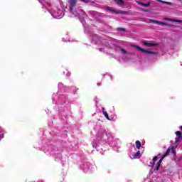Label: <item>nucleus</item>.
<instances>
[{"instance_id":"a211bd4d","label":"nucleus","mask_w":182,"mask_h":182,"mask_svg":"<svg viewBox=\"0 0 182 182\" xmlns=\"http://www.w3.org/2000/svg\"><path fill=\"white\" fill-rule=\"evenodd\" d=\"M137 4H138V5H141V6H145L146 8L150 6V3L144 4V3L138 1Z\"/></svg>"},{"instance_id":"f704fd0d","label":"nucleus","mask_w":182,"mask_h":182,"mask_svg":"<svg viewBox=\"0 0 182 182\" xmlns=\"http://www.w3.org/2000/svg\"><path fill=\"white\" fill-rule=\"evenodd\" d=\"M181 130H182V126H181Z\"/></svg>"},{"instance_id":"473e14b6","label":"nucleus","mask_w":182,"mask_h":182,"mask_svg":"<svg viewBox=\"0 0 182 182\" xmlns=\"http://www.w3.org/2000/svg\"><path fill=\"white\" fill-rule=\"evenodd\" d=\"M97 86H100V83H97Z\"/></svg>"},{"instance_id":"f257e3e1","label":"nucleus","mask_w":182,"mask_h":182,"mask_svg":"<svg viewBox=\"0 0 182 182\" xmlns=\"http://www.w3.org/2000/svg\"><path fill=\"white\" fill-rule=\"evenodd\" d=\"M118 141L119 139L114 138L110 131L100 129L97 133V138L93 140L92 144L97 151H100L101 154H103L105 146L108 145L111 146V147H117Z\"/></svg>"},{"instance_id":"f3484780","label":"nucleus","mask_w":182,"mask_h":182,"mask_svg":"<svg viewBox=\"0 0 182 182\" xmlns=\"http://www.w3.org/2000/svg\"><path fill=\"white\" fill-rule=\"evenodd\" d=\"M138 157H140V151H138L134 154H132L131 159H137Z\"/></svg>"},{"instance_id":"4be33fe9","label":"nucleus","mask_w":182,"mask_h":182,"mask_svg":"<svg viewBox=\"0 0 182 182\" xmlns=\"http://www.w3.org/2000/svg\"><path fill=\"white\" fill-rule=\"evenodd\" d=\"M64 75H66V76H70V72H69L68 70L63 72Z\"/></svg>"},{"instance_id":"39448f33","label":"nucleus","mask_w":182,"mask_h":182,"mask_svg":"<svg viewBox=\"0 0 182 182\" xmlns=\"http://www.w3.org/2000/svg\"><path fill=\"white\" fill-rule=\"evenodd\" d=\"M80 168L83 173H93L96 170V165L90 162H82L80 165Z\"/></svg>"},{"instance_id":"7ed1b4c3","label":"nucleus","mask_w":182,"mask_h":182,"mask_svg":"<svg viewBox=\"0 0 182 182\" xmlns=\"http://www.w3.org/2000/svg\"><path fill=\"white\" fill-rule=\"evenodd\" d=\"M63 92H66V87L62 83H58V96H53V103H60V105H65L66 103L67 97L63 94Z\"/></svg>"},{"instance_id":"dca6fc26","label":"nucleus","mask_w":182,"mask_h":182,"mask_svg":"<svg viewBox=\"0 0 182 182\" xmlns=\"http://www.w3.org/2000/svg\"><path fill=\"white\" fill-rule=\"evenodd\" d=\"M158 158L157 156L154 157L152 161L150 162V164L151 166V167H153V168H154V164H156V161H157Z\"/></svg>"},{"instance_id":"0eeeda50","label":"nucleus","mask_w":182,"mask_h":182,"mask_svg":"<svg viewBox=\"0 0 182 182\" xmlns=\"http://www.w3.org/2000/svg\"><path fill=\"white\" fill-rule=\"evenodd\" d=\"M102 47L99 48L100 52H106L107 53V50L109 48V41L107 40H102L101 41Z\"/></svg>"},{"instance_id":"6ab92c4d","label":"nucleus","mask_w":182,"mask_h":182,"mask_svg":"<svg viewBox=\"0 0 182 182\" xmlns=\"http://www.w3.org/2000/svg\"><path fill=\"white\" fill-rule=\"evenodd\" d=\"M107 10L112 11V12H115V14H124V11H117V10H112L111 8H107Z\"/></svg>"},{"instance_id":"b1692460","label":"nucleus","mask_w":182,"mask_h":182,"mask_svg":"<svg viewBox=\"0 0 182 182\" xmlns=\"http://www.w3.org/2000/svg\"><path fill=\"white\" fill-rule=\"evenodd\" d=\"M4 137V132L2 131H0V140H2Z\"/></svg>"},{"instance_id":"412c9836","label":"nucleus","mask_w":182,"mask_h":182,"mask_svg":"<svg viewBox=\"0 0 182 182\" xmlns=\"http://www.w3.org/2000/svg\"><path fill=\"white\" fill-rule=\"evenodd\" d=\"M158 2H161V4H166V5H173V3L168 2V1H165L163 0H156Z\"/></svg>"},{"instance_id":"f8f14e48","label":"nucleus","mask_w":182,"mask_h":182,"mask_svg":"<svg viewBox=\"0 0 182 182\" xmlns=\"http://www.w3.org/2000/svg\"><path fill=\"white\" fill-rule=\"evenodd\" d=\"M164 21H169L170 22H177L178 23H182V20H177V19H173V18H165Z\"/></svg>"},{"instance_id":"4468645a","label":"nucleus","mask_w":182,"mask_h":182,"mask_svg":"<svg viewBox=\"0 0 182 182\" xmlns=\"http://www.w3.org/2000/svg\"><path fill=\"white\" fill-rule=\"evenodd\" d=\"M102 113H103L105 117L107 120H110V118L109 117V114H107V112L105 111V107H102Z\"/></svg>"},{"instance_id":"72a5a7b5","label":"nucleus","mask_w":182,"mask_h":182,"mask_svg":"<svg viewBox=\"0 0 182 182\" xmlns=\"http://www.w3.org/2000/svg\"><path fill=\"white\" fill-rule=\"evenodd\" d=\"M172 152L174 153V149H172Z\"/></svg>"},{"instance_id":"7c9ffc66","label":"nucleus","mask_w":182,"mask_h":182,"mask_svg":"<svg viewBox=\"0 0 182 182\" xmlns=\"http://www.w3.org/2000/svg\"><path fill=\"white\" fill-rule=\"evenodd\" d=\"M77 89H75V90L74 91V93H75V92H77Z\"/></svg>"},{"instance_id":"2eb2a0df","label":"nucleus","mask_w":182,"mask_h":182,"mask_svg":"<svg viewBox=\"0 0 182 182\" xmlns=\"http://www.w3.org/2000/svg\"><path fill=\"white\" fill-rule=\"evenodd\" d=\"M114 2H117V5L119 6H124V2L123 0H113Z\"/></svg>"},{"instance_id":"423d86ee","label":"nucleus","mask_w":182,"mask_h":182,"mask_svg":"<svg viewBox=\"0 0 182 182\" xmlns=\"http://www.w3.org/2000/svg\"><path fill=\"white\" fill-rule=\"evenodd\" d=\"M132 46L138 49V50H140V52H142L143 53H147L148 55H157V53H159V51L157 50L151 51V50H146V49L141 48L139 46Z\"/></svg>"},{"instance_id":"aec40b11","label":"nucleus","mask_w":182,"mask_h":182,"mask_svg":"<svg viewBox=\"0 0 182 182\" xmlns=\"http://www.w3.org/2000/svg\"><path fill=\"white\" fill-rule=\"evenodd\" d=\"M135 144L136 149H138V150H140V148L141 147V142H140V141H136Z\"/></svg>"},{"instance_id":"20e7f679","label":"nucleus","mask_w":182,"mask_h":182,"mask_svg":"<svg viewBox=\"0 0 182 182\" xmlns=\"http://www.w3.org/2000/svg\"><path fill=\"white\" fill-rule=\"evenodd\" d=\"M45 1L46 0H38V2H40V4H42V8H46L48 12L51 14V16H53V18H54L55 19H61V18H63V16H65V12H63V10L59 9L56 7L50 9L48 4H43V2H45Z\"/></svg>"},{"instance_id":"c9c22d12","label":"nucleus","mask_w":182,"mask_h":182,"mask_svg":"<svg viewBox=\"0 0 182 182\" xmlns=\"http://www.w3.org/2000/svg\"><path fill=\"white\" fill-rule=\"evenodd\" d=\"M181 139H182V135H181Z\"/></svg>"},{"instance_id":"1a4fd4ad","label":"nucleus","mask_w":182,"mask_h":182,"mask_svg":"<svg viewBox=\"0 0 182 182\" xmlns=\"http://www.w3.org/2000/svg\"><path fill=\"white\" fill-rule=\"evenodd\" d=\"M53 151V146H49L48 149H44V152L47 156L52 155V152Z\"/></svg>"},{"instance_id":"393cba45","label":"nucleus","mask_w":182,"mask_h":182,"mask_svg":"<svg viewBox=\"0 0 182 182\" xmlns=\"http://www.w3.org/2000/svg\"><path fill=\"white\" fill-rule=\"evenodd\" d=\"M81 2H83L84 4H88L89 0H80Z\"/></svg>"},{"instance_id":"ddd939ff","label":"nucleus","mask_w":182,"mask_h":182,"mask_svg":"<svg viewBox=\"0 0 182 182\" xmlns=\"http://www.w3.org/2000/svg\"><path fill=\"white\" fill-rule=\"evenodd\" d=\"M142 43H143V45H144V46H148V48H151V46H156V45H157L156 43H148L146 41L143 42Z\"/></svg>"},{"instance_id":"2f4dec72","label":"nucleus","mask_w":182,"mask_h":182,"mask_svg":"<svg viewBox=\"0 0 182 182\" xmlns=\"http://www.w3.org/2000/svg\"><path fill=\"white\" fill-rule=\"evenodd\" d=\"M37 182H44L43 181H37Z\"/></svg>"},{"instance_id":"9b49d317","label":"nucleus","mask_w":182,"mask_h":182,"mask_svg":"<svg viewBox=\"0 0 182 182\" xmlns=\"http://www.w3.org/2000/svg\"><path fill=\"white\" fill-rule=\"evenodd\" d=\"M118 53L120 54V55H127V53H129L127 52V50H124L123 48L122 47H119L118 49Z\"/></svg>"},{"instance_id":"c756f323","label":"nucleus","mask_w":182,"mask_h":182,"mask_svg":"<svg viewBox=\"0 0 182 182\" xmlns=\"http://www.w3.org/2000/svg\"><path fill=\"white\" fill-rule=\"evenodd\" d=\"M177 141H178V140L177 139V138H176V141L175 143L177 144Z\"/></svg>"},{"instance_id":"6e6552de","label":"nucleus","mask_w":182,"mask_h":182,"mask_svg":"<svg viewBox=\"0 0 182 182\" xmlns=\"http://www.w3.org/2000/svg\"><path fill=\"white\" fill-rule=\"evenodd\" d=\"M170 153V149H168L166 151V153L163 155L162 158L158 161L157 165L156 166V168H154V170H159V168H160V166H161V163L163 161V159H164V157H166V156Z\"/></svg>"},{"instance_id":"bb28decb","label":"nucleus","mask_w":182,"mask_h":182,"mask_svg":"<svg viewBox=\"0 0 182 182\" xmlns=\"http://www.w3.org/2000/svg\"><path fill=\"white\" fill-rule=\"evenodd\" d=\"M117 31H122V32H124V28H118Z\"/></svg>"},{"instance_id":"c85d7f7f","label":"nucleus","mask_w":182,"mask_h":182,"mask_svg":"<svg viewBox=\"0 0 182 182\" xmlns=\"http://www.w3.org/2000/svg\"><path fill=\"white\" fill-rule=\"evenodd\" d=\"M63 42H68V41L65 40V38H63Z\"/></svg>"},{"instance_id":"5701e85b","label":"nucleus","mask_w":182,"mask_h":182,"mask_svg":"<svg viewBox=\"0 0 182 182\" xmlns=\"http://www.w3.org/2000/svg\"><path fill=\"white\" fill-rule=\"evenodd\" d=\"M176 136H178V137L180 139V138H181V132H180V131H177L176 132Z\"/></svg>"},{"instance_id":"a878e982","label":"nucleus","mask_w":182,"mask_h":182,"mask_svg":"<svg viewBox=\"0 0 182 182\" xmlns=\"http://www.w3.org/2000/svg\"><path fill=\"white\" fill-rule=\"evenodd\" d=\"M81 2H83L84 4H88L89 0H80Z\"/></svg>"},{"instance_id":"f03ea898","label":"nucleus","mask_w":182,"mask_h":182,"mask_svg":"<svg viewBox=\"0 0 182 182\" xmlns=\"http://www.w3.org/2000/svg\"><path fill=\"white\" fill-rule=\"evenodd\" d=\"M76 4H77V0H68L66 9H68L72 15L77 16L80 19L84 26L85 33H89V26L86 24L85 19H83L86 16V13L80 9H76Z\"/></svg>"},{"instance_id":"cd10ccee","label":"nucleus","mask_w":182,"mask_h":182,"mask_svg":"<svg viewBox=\"0 0 182 182\" xmlns=\"http://www.w3.org/2000/svg\"><path fill=\"white\" fill-rule=\"evenodd\" d=\"M58 157L59 158L55 159L56 161H59V160H60V154H58Z\"/></svg>"},{"instance_id":"9d476101","label":"nucleus","mask_w":182,"mask_h":182,"mask_svg":"<svg viewBox=\"0 0 182 182\" xmlns=\"http://www.w3.org/2000/svg\"><path fill=\"white\" fill-rule=\"evenodd\" d=\"M154 23H156V25H165L166 26H173V25L171 24H168L167 23H164V22H162V21H153Z\"/></svg>"}]
</instances>
